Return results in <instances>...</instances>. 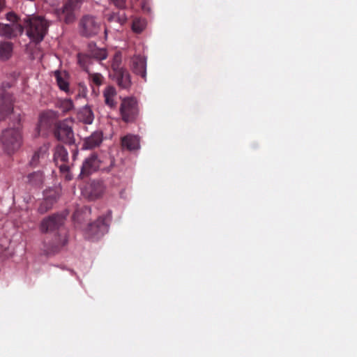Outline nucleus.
Listing matches in <instances>:
<instances>
[{
    "label": "nucleus",
    "instance_id": "1",
    "mask_svg": "<svg viewBox=\"0 0 357 357\" xmlns=\"http://www.w3.org/2000/svg\"><path fill=\"white\" fill-rule=\"evenodd\" d=\"M64 222L63 215L54 213L43 218L40 224L39 228L42 233H55L54 239L50 244V251L52 252H57L68 242L66 232L62 229Z\"/></svg>",
    "mask_w": 357,
    "mask_h": 357
},
{
    "label": "nucleus",
    "instance_id": "2",
    "mask_svg": "<svg viewBox=\"0 0 357 357\" xmlns=\"http://www.w3.org/2000/svg\"><path fill=\"white\" fill-rule=\"evenodd\" d=\"M22 23L26 36L36 44L40 43L47 33L49 23L43 16L26 15L22 20Z\"/></svg>",
    "mask_w": 357,
    "mask_h": 357
},
{
    "label": "nucleus",
    "instance_id": "3",
    "mask_svg": "<svg viewBox=\"0 0 357 357\" xmlns=\"http://www.w3.org/2000/svg\"><path fill=\"white\" fill-rule=\"evenodd\" d=\"M0 141L8 154L17 151L22 145V137L19 127L8 128L2 132Z\"/></svg>",
    "mask_w": 357,
    "mask_h": 357
},
{
    "label": "nucleus",
    "instance_id": "4",
    "mask_svg": "<svg viewBox=\"0 0 357 357\" xmlns=\"http://www.w3.org/2000/svg\"><path fill=\"white\" fill-rule=\"evenodd\" d=\"M102 162H103L98 158L96 153H91L83 161L79 177L83 178L89 176L98 169H102V171L107 172H110L114 165V160L111 158H109L110 165L109 167H102Z\"/></svg>",
    "mask_w": 357,
    "mask_h": 357
},
{
    "label": "nucleus",
    "instance_id": "5",
    "mask_svg": "<svg viewBox=\"0 0 357 357\" xmlns=\"http://www.w3.org/2000/svg\"><path fill=\"white\" fill-rule=\"evenodd\" d=\"M111 221V212L100 216L95 222L89 224L85 231L86 238L91 240H97L108 231Z\"/></svg>",
    "mask_w": 357,
    "mask_h": 357
},
{
    "label": "nucleus",
    "instance_id": "6",
    "mask_svg": "<svg viewBox=\"0 0 357 357\" xmlns=\"http://www.w3.org/2000/svg\"><path fill=\"white\" fill-rule=\"evenodd\" d=\"M119 112L123 122H135L139 116V107L137 100L134 97L123 98L120 105Z\"/></svg>",
    "mask_w": 357,
    "mask_h": 357
},
{
    "label": "nucleus",
    "instance_id": "7",
    "mask_svg": "<svg viewBox=\"0 0 357 357\" xmlns=\"http://www.w3.org/2000/svg\"><path fill=\"white\" fill-rule=\"evenodd\" d=\"M78 31L82 37L96 36L100 31V22L91 15H83L78 23Z\"/></svg>",
    "mask_w": 357,
    "mask_h": 357
},
{
    "label": "nucleus",
    "instance_id": "8",
    "mask_svg": "<svg viewBox=\"0 0 357 357\" xmlns=\"http://www.w3.org/2000/svg\"><path fill=\"white\" fill-rule=\"evenodd\" d=\"M84 0H68L63 6L56 10V15L60 21L69 24L75 20V11L79 9Z\"/></svg>",
    "mask_w": 357,
    "mask_h": 357
},
{
    "label": "nucleus",
    "instance_id": "9",
    "mask_svg": "<svg viewBox=\"0 0 357 357\" xmlns=\"http://www.w3.org/2000/svg\"><path fill=\"white\" fill-rule=\"evenodd\" d=\"M54 161L59 168L61 173L65 174L66 179L70 181L73 178V176L69 172L68 154L67 150L63 146L58 145L56 146L54 153Z\"/></svg>",
    "mask_w": 357,
    "mask_h": 357
},
{
    "label": "nucleus",
    "instance_id": "10",
    "mask_svg": "<svg viewBox=\"0 0 357 357\" xmlns=\"http://www.w3.org/2000/svg\"><path fill=\"white\" fill-rule=\"evenodd\" d=\"M72 123L70 120L66 119L56 124L54 134L59 141L70 144L74 142Z\"/></svg>",
    "mask_w": 357,
    "mask_h": 357
},
{
    "label": "nucleus",
    "instance_id": "11",
    "mask_svg": "<svg viewBox=\"0 0 357 357\" xmlns=\"http://www.w3.org/2000/svg\"><path fill=\"white\" fill-rule=\"evenodd\" d=\"M13 110V96L10 93L3 90L0 93V121L3 120Z\"/></svg>",
    "mask_w": 357,
    "mask_h": 357
},
{
    "label": "nucleus",
    "instance_id": "12",
    "mask_svg": "<svg viewBox=\"0 0 357 357\" xmlns=\"http://www.w3.org/2000/svg\"><path fill=\"white\" fill-rule=\"evenodd\" d=\"M54 122V114L50 112H43L40 115L39 121L36 128V137L46 132Z\"/></svg>",
    "mask_w": 357,
    "mask_h": 357
},
{
    "label": "nucleus",
    "instance_id": "13",
    "mask_svg": "<svg viewBox=\"0 0 357 357\" xmlns=\"http://www.w3.org/2000/svg\"><path fill=\"white\" fill-rule=\"evenodd\" d=\"M24 31V26L21 23L5 24H0V35L8 38L16 37Z\"/></svg>",
    "mask_w": 357,
    "mask_h": 357
},
{
    "label": "nucleus",
    "instance_id": "14",
    "mask_svg": "<svg viewBox=\"0 0 357 357\" xmlns=\"http://www.w3.org/2000/svg\"><path fill=\"white\" fill-rule=\"evenodd\" d=\"M56 200L57 195L54 190H50L46 191L44 193V199L38 207V212L41 214L47 212L52 208L53 205L56 202Z\"/></svg>",
    "mask_w": 357,
    "mask_h": 357
},
{
    "label": "nucleus",
    "instance_id": "15",
    "mask_svg": "<svg viewBox=\"0 0 357 357\" xmlns=\"http://www.w3.org/2000/svg\"><path fill=\"white\" fill-rule=\"evenodd\" d=\"M132 68L134 73L146 79V60L144 56L137 55L132 58Z\"/></svg>",
    "mask_w": 357,
    "mask_h": 357
},
{
    "label": "nucleus",
    "instance_id": "16",
    "mask_svg": "<svg viewBox=\"0 0 357 357\" xmlns=\"http://www.w3.org/2000/svg\"><path fill=\"white\" fill-rule=\"evenodd\" d=\"M104 102L110 109H116L117 107L116 88L113 86H107L102 91Z\"/></svg>",
    "mask_w": 357,
    "mask_h": 357
},
{
    "label": "nucleus",
    "instance_id": "17",
    "mask_svg": "<svg viewBox=\"0 0 357 357\" xmlns=\"http://www.w3.org/2000/svg\"><path fill=\"white\" fill-rule=\"evenodd\" d=\"M113 76L120 88L128 89L131 86L130 75L126 69L113 74Z\"/></svg>",
    "mask_w": 357,
    "mask_h": 357
},
{
    "label": "nucleus",
    "instance_id": "18",
    "mask_svg": "<svg viewBox=\"0 0 357 357\" xmlns=\"http://www.w3.org/2000/svg\"><path fill=\"white\" fill-rule=\"evenodd\" d=\"M102 142V133L94 132L89 137H86L83 143V149H92L100 146Z\"/></svg>",
    "mask_w": 357,
    "mask_h": 357
},
{
    "label": "nucleus",
    "instance_id": "19",
    "mask_svg": "<svg viewBox=\"0 0 357 357\" xmlns=\"http://www.w3.org/2000/svg\"><path fill=\"white\" fill-rule=\"evenodd\" d=\"M121 146L123 149L128 151H135L139 149V139L133 135H127L121 138Z\"/></svg>",
    "mask_w": 357,
    "mask_h": 357
},
{
    "label": "nucleus",
    "instance_id": "20",
    "mask_svg": "<svg viewBox=\"0 0 357 357\" xmlns=\"http://www.w3.org/2000/svg\"><path fill=\"white\" fill-rule=\"evenodd\" d=\"M88 53L91 58L97 60H104L107 56V52L105 48H99L95 43H91L88 45Z\"/></svg>",
    "mask_w": 357,
    "mask_h": 357
},
{
    "label": "nucleus",
    "instance_id": "21",
    "mask_svg": "<svg viewBox=\"0 0 357 357\" xmlns=\"http://www.w3.org/2000/svg\"><path fill=\"white\" fill-rule=\"evenodd\" d=\"M13 43L10 41H0V59L1 61L8 60L13 54Z\"/></svg>",
    "mask_w": 357,
    "mask_h": 357
},
{
    "label": "nucleus",
    "instance_id": "22",
    "mask_svg": "<svg viewBox=\"0 0 357 357\" xmlns=\"http://www.w3.org/2000/svg\"><path fill=\"white\" fill-rule=\"evenodd\" d=\"M47 149L46 146H43L35 151L29 162L30 165L36 167L39 163L40 159H43L47 156Z\"/></svg>",
    "mask_w": 357,
    "mask_h": 357
},
{
    "label": "nucleus",
    "instance_id": "23",
    "mask_svg": "<svg viewBox=\"0 0 357 357\" xmlns=\"http://www.w3.org/2000/svg\"><path fill=\"white\" fill-rule=\"evenodd\" d=\"M91 213V210L89 206H83L75 211L73 214V219L75 222L81 223L90 215Z\"/></svg>",
    "mask_w": 357,
    "mask_h": 357
},
{
    "label": "nucleus",
    "instance_id": "24",
    "mask_svg": "<svg viewBox=\"0 0 357 357\" xmlns=\"http://www.w3.org/2000/svg\"><path fill=\"white\" fill-rule=\"evenodd\" d=\"M79 119L86 124H91L93 121V114L89 107H84L79 113Z\"/></svg>",
    "mask_w": 357,
    "mask_h": 357
},
{
    "label": "nucleus",
    "instance_id": "25",
    "mask_svg": "<svg viewBox=\"0 0 357 357\" xmlns=\"http://www.w3.org/2000/svg\"><path fill=\"white\" fill-rule=\"evenodd\" d=\"M28 182L32 185H40L43 183V174L40 172H34L27 176Z\"/></svg>",
    "mask_w": 357,
    "mask_h": 357
},
{
    "label": "nucleus",
    "instance_id": "26",
    "mask_svg": "<svg viewBox=\"0 0 357 357\" xmlns=\"http://www.w3.org/2000/svg\"><path fill=\"white\" fill-rule=\"evenodd\" d=\"M78 63L80 66L86 72L89 73V65L91 62V58L89 54H78Z\"/></svg>",
    "mask_w": 357,
    "mask_h": 357
},
{
    "label": "nucleus",
    "instance_id": "27",
    "mask_svg": "<svg viewBox=\"0 0 357 357\" xmlns=\"http://www.w3.org/2000/svg\"><path fill=\"white\" fill-rule=\"evenodd\" d=\"M121 56L120 54L116 53L114 54L113 59H112V64H111V67L114 72V74H115L116 73H118L119 71L125 70L124 68L121 67Z\"/></svg>",
    "mask_w": 357,
    "mask_h": 357
},
{
    "label": "nucleus",
    "instance_id": "28",
    "mask_svg": "<svg viewBox=\"0 0 357 357\" xmlns=\"http://www.w3.org/2000/svg\"><path fill=\"white\" fill-rule=\"evenodd\" d=\"M146 23L144 20L136 18L133 20L132 24V29L137 33H141L145 28Z\"/></svg>",
    "mask_w": 357,
    "mask_h": 357
},
{
    "label": "nucleus",
    "instance_id": "29",
    "mask_svg": "<svg viewBox=\"0 0 357 357\" xmlns=\"http://www.w3.org/2000/svg\"><path fill=\"white\" fill-rule=\"evenodd\" d=\"M127 19V16L123 12H118L116 13H113L110 15L109 18L110 21L117 22L121 25L126 22Z\"/></svg>",
    "mask_w": 357,
    "mask_h": 357
},
{
    "label": "nucleus",
    "instance_id": "30",
    "mask_svg": "<svg viewBox=\"0 0 357 357\" xmlns=\"http://www.w3.org/2000/svg\"><path fill=\"white\" fill-rule=\"evenodd\" d=\"M55 77L56 79L57 84L59 87L64 91H67L68 90V82L61 76L59 72H55Z\"/></svg>",
    "mask_w": 357,
    "mask_h": 357
},
{
    "label": "nucleus",
    "instance_id": "31",
    "mask_svg": "<svg viewBox=\"0 0 357 357\" xmlns=\"http://www.w3.org/2000/svg\"><path fill=\"white\" fill-rule=\"evenodd\" d=\"M89 73V79L93 82V84L99 86L103 84L104 77L100 73Z\"/></svg>",
    "mask_w": 357,
    "mask_h": 357
},
{
    "label": "nucleus",
    "instance_id": "32",
    "mask_svg": "<svg viewBox=\"0 0 357 357\" xmlns=\"http://www.w3.org/2000/svg\"><path fill=\"white\" fill-rule=\"evenodd\" d=\"M6 19L13 24L22 22V20H20V18L13 12L8 13L6 14Z\"/></svg>",
    "mask_w": 357,
    "mask_h": 357
},
{
    "label": "nucleus",
    "instance_id": "33",
    "mask_svg": "<svg viewBox=\"0 0 357 357\" xmlns=\"http://www.w3.org/2000/svg\"><path fill=\"white\" fill-rule=\"evenodd\" d=\"M73 102L70 99H66L61 102V107L66 112L73 109Z\"/></svg>",
    "mask_w": 357,
    "mask_h": 357
},
{
    "label": "nucleus",
    "instance_id": "34",
    "mask_svg": "<svg viewBox=\"0 0 357 357\" xmlns=\"http://www.w3.org/2000/svg\"><path fill=\"white\" fill-rule=\"evenodd\" d=\"M116 8L124 9L126 8V0H110Z\"/></svg>",
    "mask_w": 357,
    "mask_h": 357
},
{
    "label": "nucleus",
    "instance_id": "35",
    "mask_svg": "<svg viewBox=\"0 0 357 357\" xmlns=\"http://www.w3.org/2000/svg\"><path fill=\"white\" fill-rule=\"evenodd\" d=\"M4 6V0H0V11L3 9Z\"/></svg>",
    "mask_w": 357,
    "mask_h": 357
},
{
    "label": "nucleus",
    "instance_id": "36",
    "mask_svg": "<svg viewBox=\"0 0 357 357\" xmlns=\"http://www.w3.org/2000/svg\"><path fill=\"white\" fill-rule=\"evenodd\" d=\"M77 153V152H75V153H73V158H74V159L75 158Z\"/></svg>",
    "mask_w": 357,
    "mask_h": 357
}]
</instances>
